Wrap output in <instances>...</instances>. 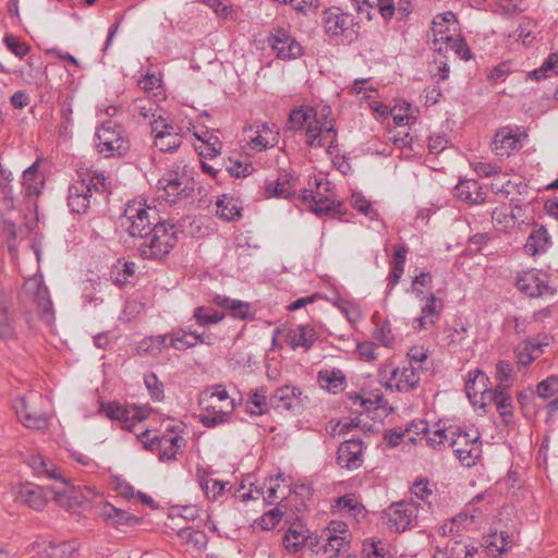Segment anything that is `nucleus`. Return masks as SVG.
I'll use <instances>...</instances> for the list:
<instances>
[{"instance_id":"nucleus-1","label":"nucleus","mask_w":558,"mask_h":558,"mask_svg":"<svg viewBox=\"0 0 558 558\" xmlns=\"http://www.w3.org/2000/svg\"><path fill=\"white\" fill-rule=\"evenodd\" d=\"M109 192L108 178L104 172L87 171L80 173L78 179L69 186L68 206L72 213L86 214L94 194Z\"/></svg>"},{"instance_id":"nucleus-2","label":"nucleus","mask_w":558,"mask_h":558,"mask_svg":"<svg viewBox=\"0 0 558 558\" xmlns=\"http://www.w3.org/2000/svg\"><path fill=\"white\" fill-rule=\"evenodd\" d=\"M178 242V228L166 220H160L143 240L136 243L138 255L144 259L161 260Z\"/></svg>"},{"instance_id":"nucleus-3","label":"nucleus","mask_w":558,"mask_h":558,"mask_svg":"<svg viewBox=\"0 0 558 558\" xmlns=\"http://www.w3.org/2000/svg\"><path fill=\"white\" fill-rule=\"evenodd\" d=\"M160 220L156 207H149L138 202H130L126 204L121 218V226L132 238L140 242Z\"/></svg>"},{"instance_id":"nucleus-4","label":"nucleus","mask_w":558,"mask_h":558,"mask_svg":"<svg viewBox=\"0 0 558 558\" xmlns=\"http://www.w3.org/2000/svg\"><path fill=\"white\" fill-rule=\"evenodd\" d=\"M454 436L450 448L456 457L466 468L474 466L482 454L481 433L474 426H453Z\"/></svg>"},{"instance_id":"nucleus-5","label":"nucleus","mask_w":558,"mask_h":558,"mask_svg":"<svg viewBox=\"0 0 558 558\" xmlns=\"http://www.w3.org/2000/svg\"><path fill=\"white\" fill-rule=\"evenodd\" d=\"M96 147L106 158L122 157L130 149V143L124 129L112 121H107L97 129Z\"/></svg>"},{"instance_id":"nucleus-6","label":"nucleus","mask_w":558,"mask_h":558,"mask_svg":"<svg viewBox=\"0 0 558 558\" xmlns=\"http://www.w3.org/2000/svg\"><path fill=\"white\" fill-rule=\"evenodd\" d=\"M421 510H424V507L416 501L401 500L392 502L384 511L383 518L390 532L401 533L416 525Z\"/></svg>"},{"instance_id":"nucleus-7","label":"nucleus","mask_w":558,"mask_h":558,"mask_svg":"<svg viewBox=\"0 0 558 558\" xmlns=\"http://www.w3.org/2000/svg\"><path fill=\"white\" fill-rule=\"evenodd\" d=\"M323 22L326 34L339 38L341 44H351L357 39L359 23L352 14L339 8H329L324 12Z\"/></svg>"},{"instance_id":"nucleus-8","label":"nucleus","mask_w":558,"mask_h":558,"mask_svg":"<svg viewBox=\"0 0 558 558\" xmlns=\"http://www.w3.org/2000/svg\"><path fill=\"white\" fill-rule=\"evenodd\" d=\"M315 185L316 191L307 189L302 191L300 195L301 203L319 217L335 211L336 202L332 198L333 194L329 189V182L315 179Z\"/></svg>"},{"instance_id":"nucleus-9","label":"nucleus","mask_w":558,"mask_h":558,"mask_svg":"<svg viewBox=\"0 0 558 558\" xmlns=\"http://www.w3.org/2000/svg\"><path fill=\"white\" fill-rule=\"evenodd\" d=\"M514 286L530 298L555 295L557 292L548 284V275L535 268L520 271L515 277Z\"/></svg>"},{"instance_id":"nucleus-10","label":"nucleus","mask_w":558,"mask_h":558,"mask_svg":"<svg viewBox=\"0 0 558 558\" xmlns=\"http://www.w3.org/2000/svg\"><path fill=\"white\" fill-rule=\"evenodd\" d=\"M99 413L104 414L111 421L121 423V427L131 433H135L137 423H141L147 417V411L138 407H125L117 401L101 402Z\"/></svg>"},{"instance_id":"nucleus-11","label":"nucleus","mask_w":558,"mask_h":558,"mask_svg":"<svg viewBox=\"0 0 558 558\" xmlns=\"http://www.w3.org/2000/svg\"><path fill=\"white\" fill-rule=\"evenodd\" d=\"M158 189L165 192V198L169 204H177L185 199L194 192V180L185 173L170 171L158 180Z\"/></svg>"},{"instance_id":"nucleus-12","label":"nucleus","mask_w":558,"mask_h":558,"mask_svg":"<svg viewBox=\"0 0 558 558\" xmlns=\"http://www.w3.org/2000/svg\"><path fill=\"white\" fill-rule=\"evenodd\" d=\"M41 396L31 393L15 399L14 409L20 422L27 428L43 429L48 425L47 416L35 409V402L40 400Z\"/></svg>"},{"instance_id":"nucleus-13","label":"nucleus","mask_w":558,"mask_h":558,"mask_svg":"<svg viewBox=\"0 0 558 558\" xmlns=\"http://www.w3.org/2000/svg\"><path fill=\"white\" fill-rule=\"evenodd\" d=\"M302 395V391L294 386H282L269 397V405L277 412L296 415L304 409Z\"/></svg>"},{"instance_id":"nucleus-14","label":"nucleus","mask_w":558,"mask_h":558,"mask_svg":"<svg viewBox=\"0 0 558 558\" xmlns=\"http://www.w3.org/2000/svg\"><path fill=\"white\" fill-rule=\"evenodd\" d=\"M364 442L360 438L344 440L337 451V464L349 471L357 470L364 462Z\"/></svg>"},{"instance_id":"nucleus-15","label":"nucleus","mask_w":558,"mask_h":558,"mask_svg":"<svg viewBox=\"0 0 558 558\" xmlns=\"http://www.w3.org/2000/svg\"><path fill=\"white\" fill-rule=\"evenodd\" d=\"M269 46L282 60L296 59L302 54V47L290 33L283 28L275 29L268 37Z\"/></svg>"},{"instance_id":"nucleus-16","label":"nucleus","mask_w":558,"mask_h":558,"mask_svg":"<svg viewBox=\"0 0 558 558\" xmlns=\"http://www.w3.org/2000/svg\"><path fill=\"white\" fill-rule=\"evenodd\" d=\"M489 378L480 368L470 371L465 381V393L474 407L485 408V395L489 391Z\"/></svg>"},{"instance_id":"nucleus-17","label":"nucleus","mask_w":558,"mask_h":558,"mask_svg":"<svg viewBox=\"0 0 558 558\" xmlns=\"http://www.w3.org/2000/svg\"><path fill=\"white\" fill-rule=\"evenodd\" d=\"M284 341L292 350L302 349L307 352L318 338L317 332L310 325H299L295 328H284Z\"/></svg>"},{"instance_id":"nucleus-18","label":"nucleus","mask_w":558,"mask_h":558,"mask_svg":"<svg viewBox=\"0 0 558 558\" xmlns=\"http://www.w3.org/2000/svg\"><path fill=\"white\" fill-rule=\"evenodd\" d=\"M509 388L510 385H497L494 389L489 388V391L484 397L485 407L493 402L505 422H508L513 415V404Z\"/></svg>"},{"instance_id":"nucleus-19","label":"nucleus","mask_w":558,"mask_h":558,"mask_svg":"<svg viewBox=\"0 0 558 558\" xmlns=\"http://www.w3.org/2000/svg\"><path fill=\"white\" fill-rule=\"evenodd\" d=\"M158 441L157 454L161 462L177 461L186 446V440L180 435L161 434Z\"/></svg>"},{"instance_id":"nucleus-20","label":"nucleus","mask_w":558,"mask_h":558,"mask_svg":"<svg viewBox=\"0 0 558 558\" xmlns=\"http://www.w3.org/2000/svg\"><path fill=\"white\" fill-rule=\"evenodd\" d=\"M389 380L395 381V384L388 383V388L392 389L395 387L397 391L408 392L418 386L421 378L416 368L410 364L402 368H393L390 372Z\"/></svg>"},{"instance_id":"nucleus-21","label":"nucleus","mask_w":558,"mask_h":558,"mask_svg":"<svg viewBox=\"0 0 558 558\" xmlns=\"http://www.w3.org/2000/svg\"><path fill=\"white\" fill-rule=\"evenodd\" d=\"M199 421L205 427L211 428L229 421L231 413L235 409L234 401H229L228 405L218 407L216 402H205Z\"/></svg>"},{"instance_id":"nucleus-22","label":"nucleus","mask_w":558,"mask_h":558,"mask_svg":"<svg viewBox=\"0 0 558 558\" xmlns=\"http://www.w3.org/2000/svg\"><path fill=\"white\" fill-rule=\"evenodd\" d=\"M17 498L22 504L35 511H43L48 502L47 490L33 483L21 485Z\"/></svg>"},{"instance_id":"nucleus-23","label":"nucleus","mask_w":558,"mask_h":558,"mask_svg":"<svg viewBox=\"0 0 558 558\" xmlns=\"http://www.w3.org/2000/svg\"><path fill=\"white\" fill-rule=\"evenodd\" d=\"M213 301L217 306L227 310L229 315L235 319H254L255 312L252 310V304L250 302L231 299L220 294H217Z\"/></svg>"},{"instance_id":"nucleus-24","label":"nucleus","mask_w":558,"mask_h":558,"mask_svg":"<svg viewBox=\"0 0 558 558\" xmlns=\"http://www.w3.org/2000/svg\"><path fill=\"white\" fill-rule=\"evenodd\" d=\"M393 254L389 262L390 271L387 277V293L399 283L403 272L408 255V246L403 243L396 244L392 247Z\"/></svg>"},{"instance_id":"nucleus-25","label":"nucleus","mask_w":558,"mask_h":558,"mask_svg":"<svg viewBox=\"0 0 558 558\" xmlns=\"http://www.w3.org/2000/svg\"><path fill=\"white\" fill-rule=\"evenodd\" d=\"M45 185L44 174L39 171V160L25 169L21 178L22 193L26 197H37Z\"/></svg>"},{"instance_id":"nucleus-26","label":"nucleus","mask_w":558,"mask_h":558,"mask_svg":"<svg viewBox=\"0 0 558 558\" xmlns=\"http://www.w3.org/2000/svg\"><path fill=\"white\" fill-rule=\"evenodd\" d=\"M454 195L470 205L482 204L486 198V193L476 180H461L454 186Z\"/></svg>"},{"instance_id":"nucleus-27","label":"nucleus","mask_w":558,"mask_h":558,"mask_svg":"<svg viewBox=\"0 0 558 558\" xmlns=\"http://www.w3.org/2000/svg\"><path fill=\"white\" fill-rule=\"evenodd\" d=\"M100 517L107 524L117 529L124 525H134L141 522V518L122 509H118L109 502L102 506Z\"/></svg>"},{"instance_id":"nucleus-28","label":"nucleus","mask_w":558,"mask_h":558,"mask_svg":"<svg viewBox=\"0 0 558 558\" xmlns=\"http://www.w3.org/2000/svg\"><path fill=\"white\" fill-rule=\"evenodd\" d=\"M155 146L165 153L177 149L182 141L179 134L175 132V128L170 123H163L162 130L158 129V124L154 126Z\"/></svg>"},{"instance_id":"nucleus-29","label":"nucleus","mask_w":558,"mask_h":558,"mask_svg":"<svg viewBox=\"0 0 558 558\" xmlns=\"http://www.w3.org/2000/svg\"><path fill=\"white\" fill-rule=\"evenodd\" d=\"M550 246V235L544 226L533 230L527 236L524 250L527 255L536 256L547 252Z\"/></svg>"},{"instance_id":"nucleus-30","label":"nucleus","mask_w":558,"mask_h":558,"mask_svg":"<svg viewBox=\"0 0 558 558\" xmlns=\"http://www.w3.org/2000/svg\"><path fill=\"white\" fill-rule=\"evenodd\" d=\"M308 530L301 522H293L282 538L289 553H298L306 545Z\"/></svg>"},{"instance_id":"nucleus-31","label":"nucleus","mask_w":558,"mask_h":558,"mask_svg":"<svg viewBox=\"0 0 558 558\" xmlns=\"http://www.w3.org/2000/svg\"><path fill=\"white\" fill-rule=\"evenodd\" d=\"M217 216L225 221H236L242 217V206L239 198L223 194L216 202Z\"/></svg>"},{"instance_id":"nucleus-32","label":"nucleus","mask_w":558,"mask_h":558,"mask_svg":"<svg viewBox=\"0 0 558 558\" xmlns=\"http://www.w3.org/2000/svg\"><path fill=\"white\" fill-rule=\"evenodd\" d=\"M512 547V538L506 532L489 534L484 544V553L487 556L498 557Z\"/></svg>"},{"instance_id":"nucleus-33","label":"nucleus","mask_w":558,"mask_h":558,"mask_svg":"<svg viewBox=\"0 0 558 558\" xmlns=\"http://www.w3.org/2000/svg\"><path fill=\"white\" fill-rule=\"evenodd\" d=\"M519 147L518 137L510 131L501 130L495 134L493 150L499 157H509Z\"/></svg>"},{"instance_id":"nucleus-34","label":"nucleus","mask_w":558,"mask_h":558,"mask_svg":"<svg viewBox=\"0 0 558 558\" xmlns=\"http://www.w3.org/2000/svg\"><path fill=\"white\" fill-rule=\"evenodd\" d=\"M16 315L7 305L0 306V340L11 341L17 339Z\"/></svg>"},{"instance_id":"nucleus-35","label":"nucleus","mask_w":558,"mask_h":558,"mask_svg":"<svg viewBox=\"0 0 558 558\" xmlns=\"http://www.w3.org/2000/svg\"><path fill=\"white\" fill-rule=\"evenodd\" d=\"M278 132L275 125L269 123H263L257 128L256 135L251 138L250 145L253 149L258 151L265 150L268 147L274 146Z\"/></svg>"},{"instance_id":"nucleus-36","label":"nucleus","mask_w":558,"mask_h":558,"mask_svg":"<svg viewBox=\"0 0 558 558\" xmlns=\"http://www.w3.org/2000/svg\"><path fill=\"white\" fill-rule=\"evenodd\" d=\"M521 211L522 208L519 205L514 207L501 206L493 210L492 220L498 229H507L514 226Z\"/></svg>"},{"instance_id":"nucleus-37","label":"nucleus","mask_w":558,"mask_h":558,"mask_svg":"<svg viewBox=\"0 0 558 558\" xmlns=\"http://www.w3.org/2000/svg\"><path fill=\"white\" fill-rule=\"evenodd\" d=\"M453 426L437 428L433 433H428L424 436L426 445L435 450H444L450 447L452 437L454 436Z\"/></svg>"},{"instance_id":"nucleus-38","label":"nucleus","mask_w":558,"mask_h":558,"mask_svg":"<svg viewBox=\"0 0 558 558\" xmlns=\"http://www.w3.org/2000/svg\"><path fill=\"white\" fill-rule=\"evenodd\" d=\"M445 332L447 333L446 344L448 349L456 353L464 345V342L469 337V326L461 323L457 326L447 328Z\"/></svg>"},{"instance_id":"nucleus-39","label":"nucleus","mask_w":558,"mask_h":558,"mask_svg":"<svg viewBox=\"0 0 558 558\" xmlns=\"http://www.w3.org/2000/svg\"><path fill=\"white\" fill-rule=\"evenodd\" d=\"M317 379L322 388L336 393L337 390L342 388L345 376L340 369H322Z\"/></svg>"},{"instance_id":"nucleus-40","label":"nucleus","mask_w":558,"mask_h":558,"mask_svg":"<svg viewBox=\"0 0 558 558\" xmlns=\"http://www.w3.org/2000/svg\"><path fill=\"white\" fill-rule=\"evenodd\" d=\"M29 466L38 474L45 475L49 478L61 481L64 485H69L68 481L61 475L60 471L53 464L45 460L43 457H33L29 460Z\"/></svg>"},{"instance_id":"nucleus-41","label":"nucleus","mask_w":558,"mask_h":558,"mask_svg":"<svg viewBox=\"0 0 558 558\" xmlns=\"http://www.w3.org/2000/svg\"><path fill=\"white\" fill-rule=\"evenodd\" d=\"M316 117V112L311 107H299L293 109L287 121V129L289 131H299L304 128V125Z\"/></svg>"},{"instance_id":"nucleus-42","label":"nucleus","mask_w":558,"mask_h":558,"mask_svg":"<svg viewBox=\"0 0 558 558\" xmlns=\"http://www.w3.org/2000/svg\"><path fill=\"white\" fill-rule=\"evenodd\" d=\"M347 536L348 535L333 534L331 531H323L320 535L324 542L322 544L323 551L331 556H337L341 549L348 545Z\"/></svg>"},{"instance_id":"nucleus-43","label":"nucleus","mask_w":558,"mask_h":558,"mask_svg":"<svg viewBox=\"0 0 558 558\" xmlns=\"http://www.w3.org/2000/svg\"><path fill=\"white\" fill-rule=\"evenodd\" d=\"M35 302L39 310L40 318L47 323L53 322L54 313L47 287H38L35 293Z\"/></svg>"},{"instance_id":"nucleus-44","label":"nucleus","mask_w":558,"mask_h":558,"mask_svg":"<svg viewBox=\"0 0 558 558\" xmlns=\"http://www.w3.org/2000/svg\"><path fill=\"white\" fill-rule=\"evenodd\" d=\"M437 44H446L447 47L452 49L462 60L469 61L472 58V52L465 43V40L461 37L453 36H440L434 39V45Z\"/></svg>"},{"instance_id":"nucleus-45","label":"nucleus","mask_w":558,"mask_h":558,"mask_svg":"<svg viewBox=\"0 0 558 558\" xmlns=\"http://www.w3.org/2000/svg\"><path fill=\"white\" fill-rule=\"evenodd\" d=\"M77 549L75 542H49L44 551L49 558H72Z\"/></svg>"},{"instance_id":"nucleus-46","label":"nucleus","mask_w":558,"mask_h":558,"mask_svg":"<svg viewBox=\"0 0 558 558\" xmlns=\"http://www.w3.org/2000/svg\"><path fill=\"white\" fill-rule=\"evenodd\" d=\"M247 403L254 405L257 409V411H250V413L253 415L266 414L271 408L269 405V397L267 396V389L265 387H260L255 391H252L247 397Z\"/></svg>"},{"instance_id":"nucleus-47","label":"nucleus","mask_w":558,"mask_h":558,"mask_svg":"<svg viewBox=\"0 0 558 558\" xmlns=\"http://www.w3.org/2000/svg\"><path fill=\"white\" fill-rule=\"evenodd\" d=\"M168 347V336L157 335L143 339L140 342L138 350L150 354L153 356L158 355L163 349Z\"/></svg>"},{"instance_id":"nucleus-48","label":"nucleus","mask_w":558,"mask_h":558,"mask_svg":"<svg viewBox=\"0 0 558 558\" xmlns=\"http://www.w3.org/2000/svg\"><path fill=\"white\" fill-rule=\"evenodd\" d=\"M412 494L423 501V504H420L424 507V510H421L422 512L428 513L432 509V501L429 500V497L433 496V490L429 488L428 480L421 478L418 481H415L411 487Z\"/></svg>"},{"instance_id":"nucleus-49","label":"nucleus","mask_w":558,"mask_h":558,"mask_svg":"<svg viewBox=\"0 0 558 558\" xmlns=\"http://www.w3.org/2000/svg\"><path fill=\"white\" fill-rule=\"evenodd\" d=\"M295 190L289 181H269L265 186L267 197L289 198L294 195Z\"/></svg>"},{"instance_id":"nucleus-50","label":"nucleus","mask_w":558,"mask_h":558,"mask_svg":"<svg viewBox=\"0 0 558 558\" xmlns=\"http://www.w3.org/2000/svg\"><path fill=\"white\" fill-rule=\"evenodd\" d=\"M193 317L199 326L205 327L218 324L223 319L225 314L209 307L198 306L194 310Z\"/></svg>"},{"instance_id":"nucleus-51","label":"nucleus","mask_w":558,"mask_h":558,"mask_svg":"<svg viewBox=\"0 0 558 558\" xmlns=\"http://www.w3.org/2000/svg\"><path fill=\"white\" fill-rule=\"evenodd\" d=\"M514 353L517 363L520 366H529L534 360L538 357V354H535V349L531 339H526L520 342L517 345Z\"/></svg>"},{"instance_id":"nucleus-52","label":"nucleus","mask_w":558,"mask_h":558,"mask_svg":"<svg viewBox=\"0 0 558 558\" xmlns=\"http://www.w3.org/2000/svg\"><path fill=\"white\" fill-rule=\"evenodd\" d=\"M310 121L305 131V143L312 148H320L325 146L323 142V125L322 122L313 119Z\"/></svg>"},{"instance_id":"nucleus-53","label":"nucleus","mask_w":558,"mask_h":558,"mask_svg":"<svg viewBox=\"0 0 558 558\" xmlns=\"http://www.w3.org/2000/svg\"><path fill=\"white\" fill-rule=\"evenodd\" d=\"M168 336V347L173 348L174 350L184 351L190 348H193V343L190 339V331L178 328L172 330Z\"/></svg>"},{"instance_id":"nucleus-54","label":"nucleus","mask_w":558,"mask_h":558,"mask_svg":"<svg viewBox=\"0 0 558 558\" xmlns=\"http://www.w3.org/2000/svg\"><path fill=\"white\" fill-rule=\"evenodd\" d=\"M48 492L53 494L56 502L66 510H73L78 505L73 487L64 490H56L53 487H49Z\"/></svg>"},{"instance_id":"nucleus-55","label":"nucleus","mask_w":558,"mask_h":558,"mask_svg":"<svg viewBox=\"0 0 558 558\" xmlns=\"http://www.w3.org/2000/svg\"><path fill=\"white\" fill-rule=\"evenodd\" d=\"M144 384L153 401L159 402L165 398L163 384L153 372L144 376Z\"/></svg>"},{"instance_id":"nucleus-56","label":"nucleus","mask_w":558,"mask_h":558,"mask_svg":"<svg viewBox=\"0 0 558 558\" xmlns=\"http://www.w3.org/2000/svg\"><path fill=\"white\" fill-rule=\"evenodd\" d=\"M442 308V301L438 299L434 293H430L427 296L426 304L422 307L421 313L437 323Z\"/></svg>"},{"instance_id":"nucleus-57","label":"nucleus","mask_w":558,"mask_h":558,"mask_svg":"<svg viewBox=\"0 0 558 558\" xmlns=\"http://www.w3.org/2000/svg\"><path fill=\"white\" fill-rule=\"evenodd\" d=\"M536 395L542 399H549L558 393V377L548 376L544 380L537 384Z\"/></svg>"},{"instance_id":"nucleus-58","label":"nucleus","mask_w":558,"mask_h":558,"mask_svg":"<svg viewBox=\"0 0 558 558\" xmlns=\"http://www.w3.org/2000/svg\"><path fill=\"white\" fill-rule=\"evenodd\" d=\"M197 138L203 141L205 144L204 150H202V155L214 158L217 155L220 154L222 148V143L216 135H208V133H205L204 136H201L196 134Z\"/></svg>"},{"instance_id":"nucleus-59","label":"nucleus","mask_w":558,"mask_h":558,"mask_svg":"<svg viewBox=\"0 0 558 558\" xmlns=\"http://www.w3.org/2000/svg\"><path fill=\"white\" fill-rule=\"evenodd\" d=\"M223 402V405H228L229 401H234L229 397V393L227 389L221 386L217 385L213 388V391H204L202 395V399L199 401L201 404H204L205 402Z\"/></svg>"},{"instance_id":"nucleus-60","label":"nucleus","mask_w":558,"mask_h":558,"mask_svg":"<svg viewBox=\"0 0 558 558\" xmlns=\"http://www.w3.org/2000/svg\"><path fill=\"white\" fill-rule=\"evenodd\" d=\"M284 512L281 507H276L266 512L256 523L264 531L272 530L282 519Z\"/></svg>"},{"instance_id":"nucleus-61","label":"nucleus","mask_w":558,"mask_h":558,"mask_svg":"<svg viewBox=\"0 0 558 558\" xmlns=\"http://www.w3.org/2000/svg\"><path fill=\"white\" fill-rule=\"evenodd\" d=\"M3 43L8 50L19 58L25 57L29 51V46L12 34L5 35L3 37Z\"/></svg>"},{"instance_id":"nucleus-62","label":"nucleus","mask_w":558,"mask_h":558,"mask_svg":"<svg viewBox=\"0 0 558 558\" xmlns=\"http://www.w3.org/2000/svg\"><path fill=\"white\" fill-rule=\"evenodd\" d=\"M373 337L381 345L391 348L395 343V337L391 333V328L388 322H385L380 327L374 330Z\"/></svg>"},{"instance_id":"nucleus-63","label":"nucleus","mask_w":558,"mask_h":558,"mask_svg":"<svg viewBox=\"0 0 558 558\" xmlns=\"http://www.w3.org/2000/svg\"><path fill=\"white\" fill-rule=\"evenodd\" d=\"M201 486L206 496L213 500L217 499L225 490V484L213 478L202 481Z\"/></svg>"},{"instance_id":"nucleus-64","label":"nucleus","mask_w":558,"mask_h":558,"mask_svg":"<svg viewBox=\"0 0 558 558\" xmlns=\"http://www.w3.org/2000/svg\"><path fill=\"white\" fill-rule=\"evenodd\" d=\"M363 554L365 555V558H392L386 553L380 542L364 544Z\"/></svg>"}]
</instances>
